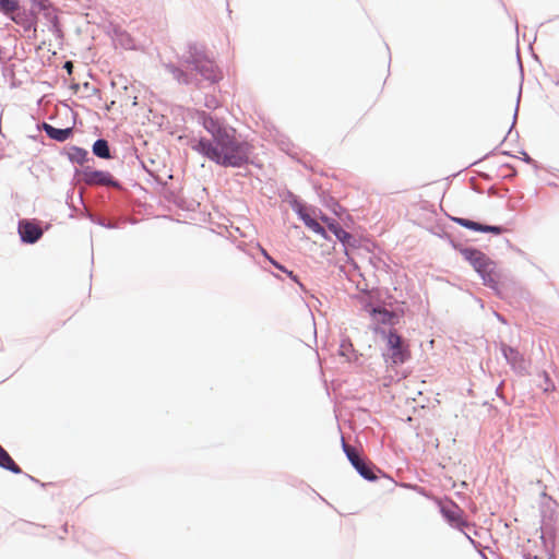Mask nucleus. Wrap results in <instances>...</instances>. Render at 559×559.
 <instances>
[{
	"mask_svg": "<svg viewBox=\"0 0 559 559\" xmlns=\"http://www.w3.org/2000/svg\"><path fill=\"white\" fill-rule=\"evenodd\" d=\"M64 68L68 70V72L70 73L71 72V69H72V63L70 61H67L64 63Z\"/></svg>",
	"mask_w": 559,
	"mask_h": 559,
	"instance_id": "33",
	"label": "nucleus"
},
{
	"mask_svg": "<svg viewBox=\"0 0 559 559\" xmlns=\"http://www.w3.org/2000/svg\"><path fill=\"white\" fill-rule=\"evenodd\" d=\"M522 155H523L522 159L525 163L533 165L535 168L537 167L536 162L526 152L523 151Z\"/></svg>",
	"mask_w": 559,
	"mask_h": 559,
	"instance_id": "28",
	"label": "nucleus"
},
{
	"mask_svg": "<svg viewBox=\"0 0 559 559\" xmlns=\"http://www.w3.org/2000/svg\"><path fill=\"white\" fill-rule=\"evenodd\" d=\"M405 313V302L397 301L386 294V361L402 366L411 359L409 342L401 335L394 325L399 324Z\"/></svg>",
	"mask_w": 559,
	"mask_h": 559,
	"instance_id": "2",
	"label": "nucleus"
},
{
	"mask_svg": "<svg viewBox=\"0 0 559 559\" xmlns=\"http://www.w3.org/2000/svg\"><path fill=\"white\" fill-rule=\"evenodd\" d=\"M165 67V70L173 75L174 80H176L178 83L180 84H191L192 83V80L191 78L189 76V74H187L185 71H182L181 69H179L178 67H176L175 64L173 63H166L164 64Z\"/></svg>",
	"mask_w": 559,
	"mask_h": 559,
	"instance_id": "18",
	"label": "nucleus"
},
{
	"mask_svg": "<svg viewBox=\"0 0 559 559\" xmlns=\"http://www.w3.org/2000/svg\"><path fill=\"white\" fill-rule=\"evenodd\" d=\"M183 60L206 81L214 83L219 79V74L214 63L209 60L203 51L195 44L188 46L187 53L183 55Z\"/></svg>",
	"mask_w": 559,
	"mask_h": 559,
	"instance_id": "6",
	"label": "nucleus"
},
{
	"mask_svg": "<svg viewBox=\"0 0 559 559\" xmlns=\"http://www.w3.org/2000/svg\"><path fill=\"white\" fill-rule=\"evenodd\" d=\"M205 106L209 108H216L218 106V102L214 97H211L205 102Z\"/></svg>",
	"mask_w": 559,
	"mask_h": 559,
	"instance_id": "29",
	"label": "nucleus"
},
{
	"mask_svg": "<svg viewBox=\"0 0 559 559\" xmlns=\"http://www.w3.org/2000/svg\"><path fill=\"white\" fill-rule=\"evenodd\" d=\"M500 350L503 357L506 358L507 362L514 370L520 372L524 370V358L516 348L502 343L500 346Z\"/></svg>",
	"mask_w": 559,
	"mask_h": 559,
	"instance_id": "14",
	"label": "nucleus"
},
{
	"mask_svg": "<svg viewBox=\"0 0 559 559\" xmlns=\"http://www.w3.org/2000/svg\"><path fill=\"white\" fill-rule=\"evenodd\" d=\"M548 559H552V557L548 558Z\"/></svg>",
	"mask_w": 559,
	"mask_h": 559,
	"instance_id": "38",
	"label": "nucleus"
},
{
	"mask_svg": "<svg viewBox=\"0 0 559 559\" xmlns=\"http://www.w3.org/2000/svg\"><path fill=\"white\" fill-rule=\"evenodd\" d=\"M353 350V345L349 341H343L340 345V355L344 357H348L349 353Z\"/></svg>",
	"mask_w": 559,
	"mask_h": 559,
	"instance_id": "26",
	"label": "nucleus"
},
{
	"mask_svg": "<svg viewBox=\"0 0 559 559\" xmlns=\"http://www.w3.org/2000/svg\"><path fill=\"white\" fill-rule=\"evenodd\" d=\"M388 371H389V369L386 368V372ZM389 378H392V377L386 373L385 379L388 380Z\"/></svg>",
	"mask_w": 559,
	"mask_h": 559,
	"instance_id": "36",
	"label": "nucleus"
},
{
	"mask_svg": "<svg viewBox=\"0 0 559 559\" xmlns=\"http://www.w3.org/2000/svg\"><path fill=\"white\" fill-rule=\"evenodd\" d=\"M503 231V227L499 225L483 224L481 233H490L493 235H500Z\"/></svg>",
	"mask_w": 559,
	"mask_h": 559,
	"instance_id": "25",
	"label": "nucleus"
},
{
	"mask_svg": "<svg viewBox=\"0 0 559 559\" xmlns=\"http://www.w3.org/2000/svg\"><path fill=\"white\" fill-rule=\"evenodd\" d=\"M385 479L386 481H390L391 484L395 485V481L389 475L385 476Z\"/></svg>",
	"mask_w": 559,
	"mask_h": 559,
	"instance_id": "34",
	"label": "nucleus"
},
{
	"mask_svg": "<svg viewBox=\"0 0 559 559\" xmlns=\"http://www.w3.org/2000/svg\"><path fill=\"white\" fill-rule=\"evenodd\" d=\"M342 448L352 466L364 479L369 481L377 479L372 467L364 461L356 448L347 444L344 439H342Z\"/></svg>",
	"mask_w": 559,
	"mask_h": 559,
	"instance_id": "8",
	"label": "nucleus"
},
{
	"mask_svg": "<svg viewBox=\"0 0 559 559\" xmlns=\"http://www.w3.org/2000/svg\"><path fill=\"white\" fill-rule=\"evenodd\" d=\"M192 148L223 167H241L249 162L251 154V145L237 138L233 128L215 142L201 138Z\"/></svg>",
	"mask_w": 559,
	"mask_h": 559,
	"instance_id": "1",
	"label": "nucleus"
},
{
	"mask_svg": "<svg viewBox=\"0 0 559 559\" xmlns=\"http://www.w3.org/2000/svg\"><path fill=\"white\" fill-rule=\"evenodd\" d=\"M260 251H261V254L272 264L274 265L277 270L284 272L285 274H287L294 282H296L297 284H299L301 286V284L299 283L298 281V277L297 275H295L292 271L287 270L283 264L278 263L276 260H274L269 253L267 251L260 247Z\"/></svg>",
	"mask_w": 559,
	"mask_h": 559,
	"instance_id": "22",
	"label": "nucleus"
},
{
	"mask_svg": "<svg viewBox=\"0 0 559 559\" xmlns=\"http://www.w3.org/2000/svg\"><path fill=\"white\" fill-rule=\"evenodd\" d=\"M461 254L481 277L484 285L489 288L497 289L498 276L495 261L474 247L461 249Z\"/></svg>",
	"mask_w": 559,
	"mask_h": 559,
	"instance_id": "3",
	"label": "nucleus"
},
{
	"mask_svg": "<svg viewBox=\"0 0 559 559\" xmlns=\"http://www.w3.org/2000/svg\"><path fill=\"white\" fill-rule=\"evenodd\" d=\"M33 9L43 12L44 16L51 23L53 31H57L58 19L49 0H31Z\"/></svg>",
	"mask_w": 559,
	"mask_h": 559,
	"instance_id": "15",
	"label": "nucleus"
},
{
	"mask_svg": "<svg viewBox=\"0 0 559 559\" xmlns=\"http://www.w3.org/2000/svg\"><path fill=\"white\" fill-rule=\"evenodd\" d=\"M461 254L481 277L484 285L489 288L497 289L498 276L495 261L474 247L461 249Z\"/></svg>",
	"mask_w": 559,
	"mask_h": 559,
	"instance_id": "5",
	"label": "nucleus"
},
{
	"mask_svg": "<svg viewBox=\"0 0 559 559\" xmlns=\"http://www.w3.org/2000/svg\"><path fill=\"white\" fill-rule=\"evenodd\" d=\"M92 151L99 158L108 159L111 157L109 144L105 139H97L92 146Z\"/></svg>",
	"mask_w": 559,
	"mask_h": 559,
	"instance_id": "20",
	"label": "nucleus"
},
{
	"mask_svg": "<svg viewBox=\"0 0 559 559\" xmlns=\"http://www.w3.org/2000/svg\"><path fill=\"white\" fill-rule=\"evenodd\" d=\"M323 221L326 223L329 230L332 231L340 241L344 253L349 257V250L357 248V239L344 230L336 221L326 217H323Z\"/></svg>",
	"mask_w": 559,
	"mask_h": 559,
	"instance_id": "10",
	"label": "nucleus"
},
{
	"mask_svg": "<svg viewBox=\"0 0 559 559\" xmlns=\"http://www.w3.org/2000/svg\"><path fill=\"white\" fill-rule=\"evenodd\" d=\"M43 130L47 136L58 142H64L72 134V128L59 129L47 122L43 123Z\"/></svg>",
	"mask_w": 559,
	"mask_h": 559,
	"instance_id": "16",
	"label": "nucleus"
},
{
	"mask_svg": "<svg viewBox=\"0 0 559 559\" xmlns=\"http://www.w3.org/2000/svg\"><path fill=\"white\" fill-rule=\"evenodd\" d=\"M440 513L451 527L462 532L472 544L475 543L469 535L473 525L464 518L463 510L455 502L440 503Z\"/></svg>",
	"mask_w": 559,
	"mask_h": 559,
	"instance_id": "7",
	"label": "nucleus"
},
{
	"mask_svg": "<svg viewBox=\"0 0 559 559\" xmlns=\"http://www.w3.org/2000/svg\"><path fill=\"white\" fill-rule=\"evenodd\" d=\"M556 85L559 86V82H557Z\"/></svg>",
	"mask_w": 559,
	"mask_h": 559,
	"instance_id": "37",
	"label": "nucleus"
},
{
	"mask_svg": "<svg viewBox=\"0 0 559 559\" xmlns=\"http://www.w3.org/2000/svg\"><path fill=\"white\" fill-rule=\"evenodd\" d=\"M520 97H521V92L519 93V96H518V103H516V107H515L514 116H513V123H512V126H511V127H513V126H514L515 120H516L518 110H519ZM510 129H512V128H510ZM510 131H511V130H509V132H510Z\"/></svg>",
	"mask_w": 559,
	"mask_h": 559,
	"instance_id": "32",
	"label": "nucleus"
},
{
	"mask_svg": "<svg viewBox=\"0 0 559 559\" xmlns=\"http://www.w3.org/2000/svg\"><path fill=\"white\" fill-rule=\"evenodd\" d=\"M524 559H538L536 556L525 555Z\"/></svg>",
	"mask_w": 559,
	"mask_h": 559,
	"instance_id": "35",
	"label": "nucleus"
},
{
	"mask_svg": "<svg viewBox=\"0 0 559 559\" xmlns=\"http://www.w3.org/2000/svg\"><path fill=\"white\" fill-rule=\"evenodd\" d=\"M9 15H10V19H11L14 23H16V24H22L25 28H29V27H31V24H29V23H28V24H24V21H23V16H22V14H20V13H16V14L12 13V14H9Z\"/></svg>",
	"mask_w": 559,
	"mask_h": 559,
	"instance_id": "27",
	"label": "nucleus"
},
{
	"mask_svg": "<svg viewBox=\"0 0 559 559\" xmlns=\"http://www.w3.org/2000/svg\"><path fill=\"white\" fill-rule=\"evenodd\" d=\"M544 379H545V383H546L545 391H548L549 386H554V384H552V382L549 378V374L547 372H544Z\"/></svg>",
	"mask_w": 559,
	"mask_h": 559,
	"instance_id": "30",
	"label": "nucleus"
},
{
	"mask_svg": "<svg viewBox=\"0 0 559 559\" xmlns=\"http://www.w3.org/2000/svg\"><path fill=\"white\" fill-rule=\"evenodd\" d=\"M83 180L88 186L118 187V182L108 171L93 170L86 167L82 171Z\"/></svg>",
	"mask_w": 559,
	"mask_h": 559,
	"instance_id": "11",
	"label": "nucleus"
},
{
	"mask_svg": "<svg viewBox=\"0 0 559 559\" xmlns=\"http://www.w3.org/2000/svg\"><path fill=\"white\" fill-rule=\"evenodd\" d=\"M461 254L481 277L484 285L489 288L497 289L498 276L495 261L474 247L461 249Z\"/></svg>",
	"mask_w": 559,
	"mask_h": 559,
	"instance_id": "4",
	"label": "nucleus"
},
{
	"mask_svg": "<svg viewBox=\"0 0 559 559\" xmlns=\"http://www.w3.org/2000/svg\"><path fill=\"white\" fill-rule=\"evenodd\" d=\"M199 121L202 123L204 129L212 135L211 142H215L218 138L223 135V133L227 132L230 128L223 126L218 120L214 119L212 116L202 111L199 115Z\"/></svg>",
	"mask_w": 559,
	"mask_h": 559,
	"instance_id": "13",
	"label": "nucleus"
},
{
	"mask_svg": "<svg viewBox=\"0 0 559 559\" xmlns=\"http://www.w3.org/2000/svg\"><path fill=\"white\" fill-rule=\"evenodd\" d=\"M452 221H454L456 224H459L460 226H462L464 228H467L473 231L481 233L483 223H479V222H476V221H473L469 218H464V217H453Z\"/></svg>",
	"mask_w": 559,
	"mask_h": 559,
	"instance_id": "23",
	"label": "nucleus"
},
{
	"mask_svg": "<svg viewBox=\"0 0 559 559\" xmlns=\"http://www.w3.org/2000/svg\"><path fill=\"white\" fill-rule=\"evenodd\" d=\"M17 231L21 240L25 243H35L43 236L41 228L27 219L19 222Z\"/></svg>",
	"mask_w": 559,
	"mask_h": 559,
	"instance_id": "12",
	"label": "nucleus"
},
{
	"mask_svg": "<svg viewBox=\"0 0 559 559\" xmlns=\"http://www.w3.org/2000/svg\"><path fill=\"white\" fill-rule=\"evenodd\" d=\"M450 243L451 246L457 250L460 253H461V249H466L467 247H463L461 243L456 242L455 240L453 239H450Z\"/></svg>",
	"mask_w": 559,
	"mask_h": 559,
	"instance_id": "31",
	"label": "nucleus"
},
{
	"mask_svg": "<svg viewBox=\"0 0 559 559\" xmlns=\"http://www.w3.org/2000/svg\"><path fill=\"white\" fill-rule=\"evenodd\" d=\"M297 214L299 215L300 219L304 222V224L311 229L313 233L320 235L323 238H328L325 229L309 214L305 213L301 209L296 210Z\"/></svg>",
	"mask_w": 559,
	"mask_h": 559,
	"instance_id": "17",
	"label": "nucleus"
},
{
	"mask_svg": "<svg viewBox=\"0 0 559 559\" xmlns=\"http://www.w3.org/2000/svg\"><path fill=\"white\" fill-rule=\"evenodd\" d=\"M0 467L12 472L13 474H21L22 469L15 464L9 453L0 445Z\"/></svg>",
	"mask_w": 559,
	"mask_h": 559,
	"instance_id": "19",
	"label": "nucleus"
},
{
	"mask_svg": "<svg viewBox=\"0 0 559 559\" xmlns=\"http://www.w3.org/2000/svg\"><path fill=\"white\" fill-rule=\"evenodd\" d=\"M68 158L72 163L83 164L87 160L88 152L79 146H71L67 152Z\"/></svg>",
	"mask_w": 559,
	"mask_h": 559,
	"instance_id": "21",
	"label": "nucleus"
},
{
	"mask_svg": "<svg viewBox=\"0 0 559 559\" xmlns=\"http://www.w3.org/2000/svg\"><path fill=\"white\" fill-rule=\"evenodd\" d=\"M362 310L368 313L372 320V331L381 340H384V305L382 302L373 304L370 296H365L361 301Z\"/></svg>",
	"mask_w": 559,
	"mask_h": 559,
	"instance_id": "9",
	"label": "nucleus"
},
{
	"mask_svg": "<svg viewBox=\"0 0 559 559\" xmlns=\"http://www.w3.org/2000/svg\"><path fill=\"white\" fill-rule=\"evenodd\" d=\"M19 7L17 0H0V12L4 15L15 13V11L19 10Z\"/></svg>",
	"mask_w": 559,
	"mask_h": 559,
	"instance_id": "24",
	"label": "nucleus"
}]
</instances>
